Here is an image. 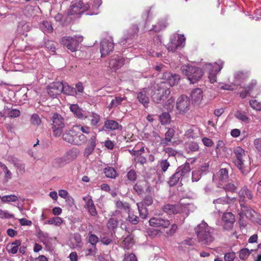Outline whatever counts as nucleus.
I'll return each mask as SVG.
<instances>
[{
	"label": "nucleus",
	"instance_id": "obj_1",
	"mask_svg": "<svg viewBox=\"0 0 261 261\" xmlns=\"http://www.w3.org/2000/svg\"><path fill=\"white\" fill-rule=\"evenodd\" d=\"M198 242L202 245L207 246L215 240V229L202 221L195 228Z\"/></svg>",
	"mask_w": 261,
	"mask_h": 261
},
{
	"label": "nucleus",
	"instance_id": "obj_2",
	"mask_svg": "<svg viewBox=\"0 0 261 261\" xmlns=\"http://www.w3.org/2000/svg\"><path fill=\"white\" fill-rule=\"evenodd\" d=\"M165 83L162 82H154L151 86V97L154 102L160 103L167 99L170 94L169 88L165 87Z\"/></svg>",
	"mask_w": 261,
	"mask_h": 261
},
{
	"label": "nucleus",
	"instance_id": "obj_3",
	"mask_svg": "<svg viewBox=\"0 0 261 261\" xmlns=\"http://www.w3.org/2000/svg\"><path fill=\"white\" fill-rule=\"evenodd\" d=\"M181 71L185 75L191 83L197 82L203 75L202 70L196 66L192 65H184L181 67Z\"/></svg>",
	"mask_w": 261,
	"mask_h": 261
},
{
	"label": "nucleus",
	"instance_id": "obj_4",
	"mask_svg": "<svg viewBox=\"0 0 261 261\" xmlns=\"http://www.w3.org/2000/svg\"><path fill=\"white\" fill-rule=\"evenodd\" d=\"M233 153L234 164L242 173H244L245 159H247L245 150L241 147L237 146L234 148Z\"/></svg>",
	"mask_w": 261,
	"mask_h": 261
},
{
	"label": "nucleus",
	"instance_id": "obj_5",
	"mask_svg": "<svg viewBox=\"0 0 261 261\" xmlns=\"http://www.w3.org/2000/svg\"><path fill=\"white\" fill-rule=\"evenodd\" d=\"M237 201L236 197H231L226 195L225 197H219L214 200L213 203L215 204V207L219 212L222 213L223 211L227 210V205L236 203Z\"/></svg>",
	"mask_w": 261,
	"mask_h": 261
},
{
	"label": "nucleus",
	"instance_id": "obj_6",
	"mask_svg": "<svg viewBox=\"0 0 261 261\" xmlns=\"http://www.w3.org/2000/svg\"><path fill=\"white\" fill-rule=\"evenodd\" d=\"M90 8V5L87 0H78L70 6L68 13L70 15L80 14L89 10Z\"/></svg>",
	"mask_w": 261,
	"mask_h": 261
},
{
	"label": "nucleus",
	"instance_id": "obj_7",
	"mask_svg": "<svg viewBox=\"0 0 261 261\" xmlns=\"http://www.w3.org/2000/svg\"><path fill=\"white\" fill-rule=\"evenodd\" d=\"M82 40V37L65 36L61 39L60 42L71 51L74 52L77 50L80 42Z\"/></svg>",
	"mask_w": 261,
	"mask_h": 261
},
{
	"label": "nucleus",
	"instance_id": "obj_8",
	"mask_svg": "<svg viewBox=\"0 0 261 261\" xmlns=\"http://www.w3.org/2000/svg\"><path fill=\"white\" fill-rule=\"evenodd\" d=\"M162 211L167 215L181 214L186 210V206L181 203L175 204H165L162 207Z\"/></svg>",
	"mask_w": 261,
	"mask_h": 261
},
{
	"label": "nucleus",
	"instance_id": "obj_9",
	"mask_svg": "<svg viewBox=\"0 0 261 261\" xmlns=\"http://www.w3.org/2000/svg\"><path fill=\"white\" fill-rule=\"evenodd\" d=\"M185 41V38L183 35L173 36L171 38L170 42L167 44V48L169 51L174 52L182 45Z\"/></svg>",
	"mask_w": 261,
	"mask_h": 261
},
{
	"label": "nucleus",
	"instance_id": "obj_10",
	"mask_svg": "<svg viewBox=\"0 0 261 261\" xmlns=\"http://www.w3.org/2000/svg\"><path fill=\"white\" fill-rule=\"evenodd\" d=\"M238 187V183L237 181L228 182L223 185L222 187H220L219 189L216 191L217 196L227 195L228 192H235Z\"/></svg>",
	"mask_w": 261,
	"mask_h": 261
},
{
	"label": "nucleus",
	"instance_id": "obj_11",
	"mask_svg": "<svg viewBox=\"0 0 261 261\" xmlns=\"http://www.w3.org/2000/svg\"><path fill=\"white\" fill-rule=\"evenodd\" d=\"M190 108V100L188 96L181 95L178 98L176 101V109L179 113H186Z\"/></svg>",
	"mask_w": 261,
	"mask_h": 261
},
{
	"label": "nucleus",
	"instance_id": "obj_12",
	"mask_svg": "<svg viewBox=\"0 0 261 261\" xmlns=\"http://www.w3.org/2000/svg\"><path fill=\"white\" fill-rule=\"evenodd\" d=\"M62 83L55 82L50 84L47 88V93L50 97H55L63 92Z\"/></svg>",
	"mask_w": 261,
	"mask_h": 261
},
{
	"label": "nucleus",
	"instance_id": "obj_13",
	"mask_svg": "<svg viewBox=\"0 0 261 261\" xmlns=\"http://www.w3.org/2000/svg\"><path fill=\"white\" fill-rule=\"evenodd\" d=\"M125 63V59L121 56H113L109 60V67L113 70L120 69Z\"/></svg>",
	"mask_w": 261,
	"mask_h": 261
},
{
	"label": "nucleus",
	"instance_id": "obj_14",
	"mask_svg": "<svg viewBox=\"0 0 261 261\" xmlns=\"http://www.w3.org/2000/svg\"><path fill=\"white\" fill-rule=\"evenodd\" d=\"M114 43L112 40L103 39L100 43L101 57H105L113 50Z\"/></svg>",
	"mask_w": 261,
	"mask_h": 261
},
{
	"label": "nucleus",
	"instance_id": "obj_15",
	"mask_svg": "<svg viewBox=\"0 0 261 261\" xmlns=\"http://www.w3.org/2000/svg\"><path fill=\"white\" fill-rule=\"evenodd\" d=\"M51 122L53 130L62 129L64 126L63 118L60 115L57 113H54L53 114Z\"/></svg>",
	"mask_w": 261,
	"mask_h": 261
},
{
	"label": "nucleus",
	"instance_id": "obj_16",
	"mask_svg": "<svg viewBox=\"0 0 261 261\" xmlns=\"http://www.w3.org/2000/svg\"><path fill=\"white\" fill-rule=\"evenodd\" d=\"M222 220L224 228L226 230L231 229L235 222L234 216L231 212L226 213L223 215Z\"/></svg>",
	"mask_w": 261,
	"mask_h": 261
},
{
	"label": "nucleus",
	"instance_id": "obj_17",
	"mask_svg": "<svg viewBox=\"0 0 261 261\" xmlns=\"http://www.w3.org/2000/svg\"><path fill=\"white\" fill-rule=\"evenodd\" d=\"M83 199L85 202V207L88 210L90 215L92 216H97V212L91 197L88 195L83 197Z\"/></svg>",
	"mask_w": 261,
	"mask_h": 261
},
{
	"label": "nucleus",
	"instance_id": "obj_18",
	"mask_svg": "<svg viewBox=\"0 0 261 261\" xmlns=\"http://www.w3.org/2000/svg\"><path fill=\"white\" fill-rule=\"evenodd\" d=\"M191 97L194 105H198L203 98V91L200 88L193 89L191 93Z\"/></svg>",
	"mask_w": 261,
	"mask_h": 261
},
{
	"label": "nucleus",
	"instance_id": "obj_19",
	"mask_svg": "<svg viewBox=\"0 0 261 261\" xmlns=\"http://www.w3.org/2000/svg\"><path fill=\"white\" fill-rule=\"evenodd\" d=\"M163 79L166 80L171 86L176 85L180 80V76L177 74H172L169 72L164 73Z\"/></svg>",
	"mask_w": 261,
	"mask_h": 261
},
{
	"label": "nucleus",
	"instance_id": "obj_20",
	"mask_svg": "<svg viewBox=\"0 0 261 261\" xmlns=\"http://www.w3.org/2000/svg\"><path fill=\"white\" fill-rule=\"evenodd\" d=\"M79 152L80 151L77 149L73 148L69 151H67L66 153L63 155V157L65 159L66 163L68 164L76 158Z\"/></svg>",
	"mask_w": 261,
	"mask_h": 261
},
{
	"label": "nucleus",
	"instance_id": "obj_21",
	"mask_svg": "<svg viewBox=\"0 0 261 261\" xmlns=\"http://www.w3.org/2000/svg\"><path fill=\"white\" fill-rule=\"evenodd\" d=\"M190 171L191 168L189 163H186L184 165L177 168L176 171L179 172L180 174H181L180 182L184 178L189 176Z\"/></svg>",
	"mask_w": 261,
	"mask_h": 261
},
{
	"label": "nucleus",
	"instance_id": "obj_22",
	"mask_svg": "<svg viewBox=\"0 0 261 261\" xmlns=\"http://www.w3.org/2000/svg\"><path fill=\"white\" fill-rule=\"evenodd\" d=\"M21 241L16 240L14 242L9 243L6 247V249L9 253L15 254L17 253L19 246L21 245Z\"/></svg>",
	"mask_w": 261,
	"mask_h": 261
},
{
	"label": "nucleus",
	"instance_id": "obj_23",
	"mask_svg": "<svg viewBox=\"0 0 261 261\" xmlns=\"http://www.w3.org/2000/svg\"><path fill=\"white\" fill-rule=\"evenodd\" d=\"M137 98L139 102L141 103L145 108L148 107L149 102L148 97L146 95V91L143 89L138 93Z\"/></svg>",
	"mask_w": 261,
	"mask_h": 261
},
{
	"label": "nucleus",
	"instance_id": "obj_24",
	"mask_svg": "<svg viewBox=\"0 0 261 261\" xmlns=\"http://www.w3.org/2000/svg\"><path fill=\"white\" fill-rule=\"evenodd\" d=\"M74 134V140L72 144L81 145L86 141V137L81 132H71Z\"/></svg>",
	"mask_w": 261,
	"mask_h": 261
},
{
	"label": "nucleus",
	"instance_id": "obj_25",
	"mask_svg": "<svg viewBox=\"0 0 261 261\" xmlns=\"http://www.w3.org/2000/svg\"><path fill=\"white\" fill-rule=\"evenodd\" d=\"M105 126L106 128L115 130L116 129H121L122 126L118 123L113 120H108L105 121Z\"/></svg>",
	"mask_w": 261,
	"mask_h": 261
},
{
	"label": "nucleus",
	"instance_id": "obj_26",
	"mask_svg": "<svg viewBox=\"0 0 261 261\" xmlns=\"http://www.w3.org/2000/svg\"><path fill=\"white\" fill-rule=\"evenodd\" d=\"M138 31V28L137 27L133 30H129L127 31L126 34L124 38H122L119 43L121 44H124L127 42V40L129 39H132L136 33Z\"/></svg>",
	"mask_w": 261,
	"mask_h": 261
},
{
	"label": "nucleus",
	"instance_id": "obj_27",
	"mask_svg": "<svg viewBox=\"0 0 261 261\" xmlns=\"http://www.w3.org/2000/svg\"><path fill=\"white\" fill-rule=\"evenodd\" d=\"M249 74L247 71H238L234 74L236 82H243L249 77Z\"/></svg>",
	"mask_w": 261,
	"mask_h": 261
},
{
	"label": "nucleus",
	"instance_id": "obj_28",
	"mask_svg": "<svg viewBox=\"0 0 261 261\" xmlns=\"http://www.w3.org/2000/svg\"><path fill=\"white\" fill-rule=\"evenodd\" d=\"M63 93L69 95H75L76 94V90L75 88L70 86L68 84L62 83Z\"/></svg>",
	"mask_w": 261,
	"mask_h": 261
},
{
	"label": "nucleus",
	"instance_id": "obj_29",
	"mask_svg": "<svg viewBox=\"0 0 261 261\" xmlns=\"http://www.w3.org/2000/svg\"><path fill=\"white\" fill-rule=\"evenodd\" d=\"M135 241L131 235H128L122 242V246L125 249L128 250L134 244Z\"/></svg>",
	"mask_w": 261,
	"mask_h": 261
},
{
	"label": "nucleus",
	"instance_id": "obj_30",
	"mask_svg": "<svg viewBox=\"0 0 261 261\" xmlns=\"http://www.w3.org/2000/svg\"><path fill=\"white\" fill-rule=\"evenodd\" d=\"M70 109L71 111L79 118L83 119L85 117L83 114L82 110L77 105L73 104L70 105ZM85 118H86V117H85Z\"/></svg>",
	"mask_w": 261,
	"mask_h": 261
},
{
	"label": "nucleus",
	"instance_id": "obj_31",
	"mask_svg": "<svg viewBox=\"0 0 261 261\" xmlns=\"http://www.w3.org/2000/svg\"><path fill=\"white\" fill-rule=\"evenodd\" d=\"M102 3L101 0H93L91 7L89 9L90 10L91 15L97 14L99 13L98 8Z\"/></svg>",
	"mask_w": 261,
	"mask_h": 261
},
{
	"label": "nucleus",
	"instance_id": "obj_32",
	"mask_svg": "<svg viewBox=\"0 0 261 261\" xmlns=\"http://www.w3.org/2000/svg\"><path fill=\"white\" fill-rule=\"evenodd\" d=\"M126 97L123 96L121 97L120 96H115L114 99H113L110 103V105L108 106V108L109 109H112V108H115L118 106L119 105H121L123 100H125Z\"/></svg>",
	"mask_w": 261,
	"mask_h": 261
},
{
	"label": "nucleus",
	"instance_id": "obj_33",
	"mask_svg": "<svg viewBox=\"0 0 261 261\" xmlns=\"http://www.w3.org/2000/svg\"><path fill=\"white\" fill-rule=\"evenodd\" d=\"M40 28L44 33H50L53 31L51 24L47 21H43L40 24Z\"/></svg>",
	"mask_w": 261,
	"mask_h": 261
},
{
	"label": "nucleus",
	"instance_id": "obj_34",
	"mask_svg": "<svg viewBox=\"0 0 261 261\" xmlns=\"http://www.w3.org/2000/svg\"><path fill=\"white\" fill-rule=\"evenodd\" d=\"M180 179H181V174H180L179 172L176 171V172L170 177L168 183L170 187H172L176 185Z\"/></svg>",
	"mask_w": 261,
	"mask_h": 261
},
{
	"label": "nucleus",
	"instance_id": "obj_35",
	"mask_svg": "<svg viewBox=\"0 0 261 261\" xmlns=\"http://www.w3.org/2000/svg\"><path fill=\"white\" fill-rule=\"evenodd\" d=\"M67 164L63 156L62 157L56 158L52 162L53 166L57 168L63 167Z\"/></svg>",
	"mask_w": 261,
	"mask_h": 261
},
{
	"label": "nucleus",
	"instance_id": "obj_36",
	"mask_svg": "<svg viewBox=\"0 0 261 261\" xmlns=\"http://www.w3.org/2000/svg\"><path fill=\"white\" fill-rule=\"evenodd\" d=\"M218 178L222 181H225L228 178V171L226 168H221L217 174Z\"/></svg>",
	"mask_w": 261,
	"mask_h": 261
},
{
	"label": "nucleus",
	"instance_id": "obj_37",
	"mask_svg": "<svg viewBox=\"0 0 261 261\" xmlns=\"http://www.w3.org/2000/svg\"><path fill=\"white\" fill-rule=\"evenodd\" d=\"M104 173L106 177L111 178H114L117 175L116 171L112 167L106 168L104 169Z\"/></svg>",
	"mask_w": 261,
	"mask_h": 261
},
{
	"label": "nucleus",
	"instance_id": "obj_38",
	"mask_svg": "<svg viewBox=\"0 0 261 261\" xmlns=\"http://www.w3.org/2000/svg\"><path fill=\"white\" fill-rule=\"evenodd\" d=\"M235 117L240 120L248 123L249 122V118L247 117L245 113L241 111H237L234 114Z\"/></svg>",
	"mask_w": 261,
	"mask_h": 261
},
{
	"label": "nucleus",
	"instance_id": "obj_39",
	"mask_svg": "<svg viewBox=\"0 0 261 261\" xmlns=\"http://www.w3.org/2000/svg\"><path fill=\"white\" fill-rule=\"evenodd\" d=\"M30 122L32 125L38 126L41 125L42 121L38 114H34L31 116Z\"/></svg>",
	"mask_w": 261,
	"mask_h": 261
},
{
	"label": "nucleus",
	"instance_id": "obj_40",
	"mask_svg": "<svg viewBox=\"0 0 261 261\" xmlns=\"http://www.w3.org/2000/svg\"><path fill=\"white\" fill-rule=\"evenodd\" d=\"M174 136V132H166L165 137L161 140V144L164 146L168 144V142H170Z\"/></svg>",
	"mask_w": 261,
	"mask_h": 261
},
{
	"label": "nucleus",
	"instance_id": "obj_41",
	"mask_svg": "<svg viewBox=\"0 0 261 261\" xmlns=\"http://www.w3.org/2000/svg\"><path fill=\"white\" fill-rule=\"evenodd\" d=\"M116 207L119 210H123L126 212H128L129 210L130 206L128 203L123 202L120 200H118L115 203Z\"/></svg>",
	"mask_w": 261,
	"mask_h": 261
},
{
	"label": "nucleus",
	"instance_id": "obj_42",
	"mask_svg": "<svg viewBox=\"0 0 261 261\" xmlns=\"http://www.w3.org/2000/svg\"><path fill=\"white\" fill-rule=\"evenodd\" d=\"M99 239L94 234L92 233V232H89L88 234V242L94 248L96 247V244L98 242Z\"/></svg>",
	"mask_w": 261,
	"mask_h": 261
},
{
	"label": "nucleus",
	"instance_id": "obj_43",
	"mask_svg": "<svg viewBox=\"0 0 261 261\" xmlns=\"http://www.w3.org/2000/svg\"><path fill=\"white\" fill-rule=\"evenodd\" d=\"M238 195L239 196V202L240 204V206L241 207L242 211L244 212L245 210V209L247 208V207L242 204V202H245L246 201L245 194L243 191V188H242L240 190Z\"/></svg>",
	"mask_w": 261,
	"mask_h": 261
},
{
	"label": "nucleus",
	"instance_id": "obj_44",
	"mask_svg": "<svg viewBox=\"0 0 261 261\" xmlns=\"http://www.w3.org/2000/svg\"><path fill=\"white\" fill-rule=\"evenodd\" d=\"M253 250L250 251L248 248H243L239 251V257L241 260H244L246 259L250 255L251 252Z\"/></svg>",
	"mask_w": 261,
	"mask_h": 261
},
{
	"label": "nucleus",
	"instance_id": "obj_45",
	"mask_svg": "<svg viewBox=\"0 0 261 261\" xmlns=\"http://www.w3.org/2000/svg\"><path fill=\"white\" fill-rule=\"evenodd\" d=\"M167 25V23L166 21H161L153 27L152 30L154 31L155 32H159L161 30L165 29Z\"/></svg>",
	"mask_w": 261,
	"mask_h": 261
},
{
	"label": "nucleus",
	"instance_id": "obj_46",
	"mask_svg": "<svg viewBox=\"0 0 261 261\" xmlns=\"http://www.w3.org/2000/svg\"><path fill=\"white\" fill-rule=\"evenodd\" d=\"M137 205L140 218L143 219H145L148 215L147 209L143 206L141 205V204H137Z\"/></svg>",
	"mask_w": 261,
	"mask_h": 261
},
{
	"label": "nucleus",
	"instance_id": "obj_47",
	"mask_svg": "<svg viewBox=\"0 0 261 261\" xmlns=\"http://www.w3.org/2000/svg\"><path fill=\"white\" fill-rule=\"evenodd\" d=\"M74 134L71 133L70 132H65L63 134V139L67 142L72 144L74 140Z\"/></svg>",
	"mask_w": 261,
	"mask_h": 261
},
{
	"label": "nucleus",
	"instance_id": "obj_48",
	"mask_svg": "<svg viewBox=\"0 0 261 261\" xmlns=\"http://www.w3.org/2000/svg\"><path fill=\"white\" fill-rule=\"evenodd\" d=\"M118 220L116 218H111L109 219L107 223V226L109 229L114 230L118 225Z\"/></svg>",
	"mask_w": 261,
	"mask_h": 261
},
{
	"label": "nucleus",
	"instance_id": "obj_49",
	"mask_svg": "<svg viewBox=\"0 0 261 261\" xmlns=\"http://www.w3.org/2000/svg\"><path fill=\"white\" fill-rule=\"evenodd\" d=\"M46 223L49 224H54L56 226H60L63 223V220L60 217H55L48 220Z\"/></svg>",
	"mask_w": 261,
	"mask_h": 261
},
{
	"label": "nucleus",
	"instance_id": "obj_50",
	"mask_svg": "<svg viewBox=\"0 0 261 261\" xmlns=\"http://www.w3.org/2000/svg\"><path fill=\"white\" fill-rule=\"evenodd\" d=\"M3 202H15L18 200L17 197L15 195H5L1 198Z\"/></svg>",
	"mask_w": 261,
	"mask_h": 261
},
{
	"label": "nucleus",
	"instance_id": "obj_51",
	"mask_svg": "<svg viewBox=\"0 0 261 261\" xmlns=\"http://www.w3.org/2000/svg\"><path fill=\"white\" fill-rule=\"evenodd\" d=\"M160 120L162 124H166L170 122V116L168 113H163L160 116Z\"/></svg>",
	"mask_w": 261,
	"mask_h": 261
},
{
	"label": "nucleus",
	"instance_id": "obj_52",
	"mask_svg": "<svg viewBox=\"0 0 261 261\" xmlns=\"http://www.w3.org/2000/svg\"><path fill=\"white\" fill-rule=\"evenodd\" d=\"M153 203V199L151 196L147 195L146 196L142 201L140 203H138L137 204H141V205L144 206H149L151 205Z\"/></svg>",
	"mask_w": 261,
	"mask_h": 261
},
{
	"label": "nucleus",
	"instance_id": "obj_53",
	"mask_svg": "<svg viewBox=\"0 0 261 261\" xmlns=\"http://www.w3.org/2000/svg\"><path fill=\"white\" fill-rule=\"evenodd\" d=\"M89 120L90 121L91 125H96L99 121L100 117L97 114L92 113L89 116Z\"/></svg>",
	"mask_w": 261,
	"mask_h": 261
},
{
	"label": "nucleus",
	"instance_id": "obj_54",
	"mask_svg": "<svg viewBox=\"0 0 261 261\" xmlns=\"http://www.w3.org/2000/svg\"><path fill=\"white\" fill-rule=\"evenodd\" d=\"M224 62L221 60H218L216 62L213 66V70L217 73H219L223 68Z\"/></svg>",
	"mask_w": 261,
	"mask_h": 261
},
{
	"label": "nucleus",
	"instance_id": "obj_55",
	"mask_svg": "<svg viewBox=\"0 0 261 261\" xmlns=\"http://www.w3.org/2000/svg\"><path fill=\"white\" fill-rule=\"evenodd\" d=\"M45 47L46 49L50 50L52 53H55L56 50V46L54 42L50 40H47L45 42Z\"/></svg>",
	"mask_w": 261,
	"mask_h": 261
},
{
	"label": "nucleus",
	"instance_id": "obj_56",
	"mask_svg": "<svg viewBox=\"0 0 261 261\" xmlns=\"http://www.w3.org/2000/svg\"><path fill=\"white\" fill-rule=\"evenodd\" d=\"M160 217H152L149 221V225L154 227H159L161 220Z\"/></svg>",
	"mask_w": 261,
	"mask_h": 261
},
{
	"label": "nucleus",
	"instance_id": "obj_57",
	"mask_svg": "<svg viewBox=\"0 0 261 261\" xmlns=\"http://www.w3.org/2000/svg\"><path fill=\"white\" fill-rule=\"evenodd\" d=\"M0 166L3 168V171L5 172V178L7 180L11 179L12 177V173L10 172V171L8 169L7 167L5 164L2 163L0 164Z\"/></svg>",
	"mask_w": 261,
	"mask_h": 261
},
{
	"label": "nucleus",
	"instance_id": "obj_58",
	"mask_svg": "<svg viewBox=\"0 0 261 261\" xmlns=\"http://www.w3.org/2000/svg\"><path fill=\"white\" fill-rule=\"evenodd\" d=\"M170 166V163L167 160H162L160 162V166L163 172H166Z\"/></svg>",
	"mask_w": 261,
	"mask_h": 261
},
{
	"label": "nucleus",
	"instance_id": "obj_59",
	"mask_svg": "<svg viewBox=\"0 0 261 261\" xmlns=\"http://www.w3.org/2000/svg\"><path fill=\"white\" fill-rule=\"evenodd\" d=\"M249 105L254 110L257 111L261 110V103L257 102L256 100H251L249 101Z\"/></svg>",
	"mask_w": 261,
	"mask_h": 261
},
{
	"label": "nucleus",
	"instance_id": "obj_60",
	"mask_svg": "<svg viewBox=\"0 0 261 261\" xmlns=\"http://www.w3.org/2000/svg\"><path fill=\"white\" fill-rule=\"evenodd\" d=\"M177 229V226L176 224L174 223L171 225L170 228L168 230L166 233L168 236H173Z\"/></svg>",
	"mask_w": 261,
	"mask_h": 261
},
{
	"label": "nucleus",
	"instance_id": "obj_61",
	"mask_svg": "<svg viewBox=\"0 0 261 261\" xmlns=\"http://www.w3.org/2000/svg\"><path fill=\"white\" fill-rule=\"evenodd\" d=\"M236 253L234 252H228L224 255L225 261H233L236 258Z\"/></svg>",
	"mask_w": 261,
	"mask_h": 261
},
{
	"label": "nucleus",
	"instance_id": "obj_62",
	"mask_svg": "<svg viewBox=\"0 0 261 261\" xmlns=\"http://www.w3.org/2000/svg\"><path fill=\"white\" fill-rule=\"evenodd\" d=\"M19 29H21L22 31L27 32L30 30V27L29 23L22 22L18 25V30Z\"/></svg>",
	"mask_w": 261,
	"mask_h": 261
},
{
	"label": "nucleus",
	"instance_id": "obj_63",
	"mask_svg": "<svg viewBox=\"0 0 261 261\" xmlns=\"http://www.w3.org/2000/svg\"><path fill=\"white\" fill-rule=\"evenodd\" d=\"M123 261H137V257L133 253L125 254Z\"/></svg>",
	"mask_w": 261,
	"mask_h": 261
},
{
	"label": "nucleus",
	"instance_id": "obj_64",
	"mask_svg": "<svg viewBox=\"0 0 261 261\" xmlns=\"http://www.w3.org/2000/svg\"><path fill=\"white\" fill-rule=\"evenodd\" d=\"M254 145L257 150L258 153L261 156V138L256 139L254 141Z\"/></svg>",
	"mask_w": 261,
	"mask_h": 261
}]
</instances>
